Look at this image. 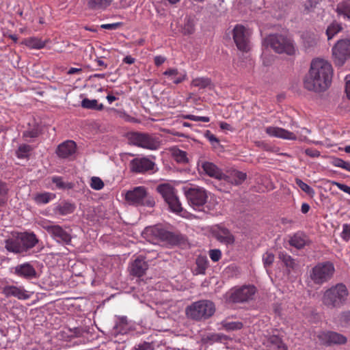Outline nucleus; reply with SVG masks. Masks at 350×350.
I'll list each match as a JSON object with an SVG mask.
<instances>
[{"label": "nucleus", "instance_id": "nucleus-42", "mask_svg": "<svg viewBox=\"0 0 350 350\" xmlns=\"http://www.w3.org/2000/svg\"><path fill=\"white\" fill-rule=\"evenodd\" d=\"M31 148L29 145L23 144L20 146L16 151V155L20 159L27 157Z\"/></svg>", "mask_w": 350, "mask_h": 350}, {"label": "nucleus", "instance_id": "nucleus-11", "mask_svg": "<svg viewBox=\"0 0 350 350\" xmlns=\"http://www.w3.org/2000/svg\"><path fill=\"white\" fill-rule=\"evenodd\" d=\"M256 292L253 285H244L235 287L228 293V300L233 303H243L252 299Z\"/></svg>", "mask_w": 350, "mask_h": 350}, {"label": "nucleus", "instance_id": "nucleus-60", "mask_svg": "<svg viewBox=\"0 0 350 350\" xmlns=\"http://www.w3.org/2000/svg\"><path fill=\"white\" fill-rule=\"evenodd\" d=\"M166 60V58L161 55L155 56L154 58V62L157 66H159L163 64Z\"/></svg>", "mask_w": 350, "mask_h": 350}, {"label": "nucleus", "instance_id": "nucleus-13", "mask_svg": "<svg viewBox=\"0 0 350 350\" xmlns=\"http://www.w3.org/2000/svg\"><path fill=\"white\" fill-rule=\"evenodd\" d=\"M142 235L148 241L152 243L159 241L170 242L172 241L174 237L172 233L164 230L159 226L146 227L144 230Z\"/></svg>", "mask_w": 350, "mask_h": 350}, {"label": "nucleus", "instance_id": "nucleus-28", "mask_svg": "<svg viewBox=\"0 0 350 350\" xmlns=\"http://www.w3.org/2000/svg\"><path fill=\"white\" fill-rule=\"evenodd\" d=\"M308 243L307 236L302 232L295 234L289 240V243L297 249L303 248Z\"/></svg>", "mask_w": 350, "mask_h": 350}, {"label": "nucleus", "instance_id": "nucleus-1", "mask_svg": "<svg viewBox=\"0 0 350 350\" xmlns=\"http://www.w3.org/2000/svg\"><path fill=\"white\" fill-rule=\"evenodd\" d=\"M332 73V65L327 60L321 58L313 59L304 79L305 88L315 92L325 91L331 85Z\"/></svg>", "mask_w": 350, "mask_h": 350}, {"label": "nucleus", "instance_id": "nucleus-24", "mask_svg": "<svg viewBox=\"0 0 350 350\" xmlns=\"http://www.w3.org/2000/svg\"><path fill=\"white\" fill-rule=\"evenodd\" d=\"M76 150L77 145L75 142L72 140H67L58 146L56 153L59 157L66 159L74 154Z\"/></svg>", "mask_w": 350, "mask_h": 350}, {"label": "nucleus", "instance_id": "nucleus-35", "mask_svg": "<svg viewBox=\"0 0 350 350\" xmlns=\"http://www.w3.org/2000/svg\"><path fill=\"white\" fill-rule=\"evenodd\" d=\"M81 107L85 109L100 111L103 109V104H98L97 100L84 98L81 101Z\"/></svg>", "mask_w": 350, "mask_h": 350}, {"label": "nucleus", "instance_id": "nucleus-40", "mask_svg": "<svg viewBox=\"0 0 350 350\" xmlns=\"http://www.w3.org/2000/svg\"><path fill=\"white\" fill-rule=\"evenodd\" d=\"M342 29V27L340 24L336 23H333L330 24L327 30L326 34L327 36V39H332L336 33H338Z\"/></svg>", "mask_w": 350, "mask_h": 350}, {"label": "nucleus", "instance_id": "nucleus-64", "mask_svg": "<svg viewBox=\"0 0 350 350\" xmlns=\"http://www.w3.org/2000/svg\"><path fill=\"white\" fill-rule=\"evenodd\" d=\"M219 126L222 130H231L232 127L231 126L224 122H221L219 123Z\"/></svg>", "mask_w": 350, "mask_h": 350}, {"label": "nucleus", "instance_id": "nucleus-14", "mask_svg": "<svg viewBox=\"0 0 350 350\" xmlns=\"http://www.w3.org/2000/svg\"><path fill=\"white\" fill-rule=\"evenodd\" d=\"M130 140L131 143L138 147L149 150H157L160 146L158 138L146 133H134L131 134Z\"/></svg>", "mask_w": 350, "mask_h": 350}, {"label": "nucleus", "instance_id": "nucleus-7", "mask_svg": "<svg viewBox=\"0 0 350 350\" xmlns=\"http://www.w3.org/2000/svg\"><path fill=\"white\" fill-rule=\"evenodd\" d=\"M335 272L334 264L330 261L318 262L310 271L309 276L311 281L318 285H322L329 281Z\"/></svg>", "mask_w": 350, "mask_h": 350}, {"label": "nucleus", "instance_id": "nucleus-31", "mask_svg": "<svg viewBox=\"0 0 350 350\" xmlns=\"http://www.w3.org/2000/svg\"><path fill=\"white\" fill-rule=\"evenodd\" d=\"M196 269L195 270L196 274H204L208 267V260L206 256H199L196 260Z\"/></svg>", "mask_w": 350, "mask_h": 350}, {"label": "nucleus", "instance_id": "nucleus-58", "mask_svg": "<svg viewBox=\"0 0 350 350\" xmlns=\"http://www.w3.org/2000/svg\"><path fill=\"white\" fill-rule=\"evenodd\" d=\"M319 2V0H306L304 6L306 10H309L310 8H314Z\"/></svg>", "mask_w": 350, "mask_h": 350}, {"label": "nucleus", "instance_id": "nucleus-52", "mask_svg": "<svg viewBox=\"0 0 350 350\" xmlns=\"http://www.w3.org/2000/svg\"><path fill=\"white\" fill-rule=\"evenodd\" d=\"M38 135V131L36 129H32L31 130L25 131L23 133V137H31L34 138Z\"/></svg>", "mask_w": 350, "mask_h": 350}, {"label": "nucleus", "instance_id": "nucleus-23", "mask_svg": "<svg viewBox=\"0 0 350 350\" xmlns=\"http://www.w3.org/2000/svg\"><path fill=\"white\" fill-rule=\"evenodd\" d=\"M148 269V263L142 257H137L133 261L129 267L131 275L135 277H142Z\"/></svg>", "mask_w": 350, "mask_h": 350}, {"label": "nucleus", "instance_id": "nucleus-57", "mask_svg": "<svg viewBox=\"0 0 350 350\" xmlns=\"http://www.w3.org/2000/svg\"><path fill=\"white\" fill-rule=\"evenodd\" d=\"M120 26V23H109V24H103L100 26L102 29H116Z\"/></svg>", "mask_w": 350, "mask_h": 350}, {"label": "nucleus", "instance_id": "nucleus-54", "mask_svg": "<svg viewBox=\"0 0 350 350\" xmlns=\"http://www.w3.org/2000/svg\"><path fill=\"white\" fill-rule=\"evenodd\" d=\"M132 350H151V346L150 343L145 342L135 346Z\"/></svg>", "mask_w": 350, "mask_h": 350}, {"label": "nucleus", "instance_id": "nucleus-48", "mask_svg": "<svg viewBox=\"0 0 350 350\" xmlns=\"http://www.w3.org/2000/svg\"><path fill=\"white\" fill-rule=\"evenodd\" d=\"M340 236L344 241H349L350 239V224H344L342 225V231Z\"/></svg>", "mask_w": 350, "mask_h": 350}, {"label": "nucleus", "instance_id": "nucleus-16", "mask_svg": "<svg viewBox=\"0 0 350 350\" xmlns=\"http://www.w3.org/2000/svg\"><path fill=\"white\" fill-rule=\"evenodd\" d=\"M10 272L13 275L30 280L38 278L37 271L33 265L29 262H25L18 264L10 269Z\"/></svg>", "mask_w": 350, "mask_h": 350}, {"label": "nucleus", "instance_id": "nucleus-3", "mask_svg": "<svg viewBox=\"0 0 350 350\" xmlns=\"http://www.w3.org/2000/svg\"><path fill=\"white\" fill-rule=\"evenodd\" d=\"M348 296L347 286L338 283L325 290L321 300L323 304L329 309L340 308L346 304Z\"/></svg>", "mask_w": 350, "mask_h": 350}, {"label": "nucleus", "instance_id": "nucleus-39", "mask_svg": "<svg viewBox=\"0 0 350 350\" xmlns=\"http://www.w3.org/2000/svg\"><path fill=\"white\" fill-rule=\"evenodd\" d=\"M52 182L55 184L56 188L59 189H66L72 188V184L70 183H65L63 180V178L61 176H53Z\"/></svg>", "mask_w": 350, "mask_h": 350}, {"label": "nucleus", "instance_id": "nucleus-27", "mask_svg": "<svg viewBox=\"0 0 350 350\" xmlns=\"http://www.w3.org/2000/svg\"><path fill=\"white\" fill-rule=\"evenodd\" d=\"M163 75L170 77L176 84L180 83L187 79L186 72H180L176 68L167 69Z\"/></svg>", "mask_w": 350, "mask_h": 350}, {"label": "nucleus", "instance_id": "nucleus-44", "mask_svg": "<svg viewBox=\"0 0 350 350\" xmlns=\"http://www.w3.org/2000/svg\"><path fill=\"white\" fill-rule=\"evenodd\" d=\"M90 187L95 190H100L103 188L104 183L99 177L93 176L91 178Z\"/></svg>", "mask_w": 350, "mask_h": 350}, {"label": "nucleus", "instance_id": "nucleus-9", "mask_svg": "<svg viewBox=\"0 0 350 350\" xmlns=\"http://www.w3.org/2000/svg\"><path fill=\"white\" fill-rule=\"evenodd\" d=\"M157 190L161 193L172 212L180 213L183 211L181 204L176 196L173 187L168 184H163L159 185Z\"/></svg>", "mask_w": 350, "mask_h": 350}, {"label": "nucleus", "instance_id": "nucleus-55", "mask_svg": "<svg viewBox=\"0 0 350 350\" xmlns=\"http://www.w3.org/2000/svg\"><path fill=\"white\" fill-rule=\"evenodd\" d=\"M205 137L209 140V142L212 144H219L218 139L213 134L211 131H206L205 133Z\"/></svg>", "mask_w": 350, "mask_h": 350}, {"label": "nucleus", "instance_id": "nucleus-8", "mask_svg": "<svg viewBox=\"0 0 350 350\" xmlns=\"http://www.w3.org/2000/svg\"><path fill=\"white\" fill-rule=\"evenodd\" d=\"M183 190L188 204L195 210H200L207 201V192L202 187H185Z\"/></svg>", "mask_w": 350, "mask_h": 350}, {"label": "nucleus", "instance_id": "nucleus-2", "mask_svg": "<svg viewBox=\"0 0 350 350\" xmlns=\"http://www.w3.org/2000/svg\"><path fill=\"white\" fill-rule=\"evenodd\" d=\"M38 242L33 233L20 232L5 241V248L9 252L24 255Z\"/></svg>", "mask_w": 350, "mask_h": 350}, {"label": "nucleus", "instance_id": "nucleus-36", "mask_svg": "<svg viewBox=\"0 0 350 350\" xmlns=\"http://www.w3.org/2000/svg\"><path fill=\"white\" fill-rule=\"evenodd\" d=\"M280 260H281L284 265L288 269V270L294 269L297 264L295 260L288 254L285 252H280L278 254Z\"/></svg>", "mask_w": 350, "mask_h": 350}, {"label": "nucleus", "instance_id": "nucleus-32", "mask_svg": "<svg viewBox=\"0 0 350 350\" xmlns=\"http://www.w3.org/2000/svg\"><path fill=\"white\" fill-rule=\"evenodd\" d=\"M191 85L199 89H204L211 88L212 86V82L211 79L208 77H197L191 81Z\"/></svg>", "mask_w": 350, "mask_h": 350}, {"label": "nucleus", "instance_id": "nucleus-43", "mask_svg": "<svg viewBox=\"0 0 350 350\" xmlns=\"http://www.w3.org/2000/svg\"><path fill=\"white\" fill-rule=\"evenodd\" d=\"M332 163L334 166L341 167L350 172V162L345 161L340 158H334Z\"/></svg>", "mask_w": 350, "mask_h": 350}, {"label": "nucleus", "instance_id": "nucleus-47", "mask_svg": "<svg viewBox=\"0 0 350 350\" xmlns=\"http://www.w3.org/2000/svg\"><path fill=\"white\" fill-rule=\"evenodd\" d=\"M183 118L184 119H187V120H193V121H196V122L201 121V122H208L210 121V118L208 117L197 116H194V115H191V114L183 115Z\"/></svg>", "mask_w": 350, "mask_h": 350}, {"label": "nucleus", "instance_id": "nucleus-20", "mask_svg": "<svg viewBox=\"0 0 350 350\" xmlns=\"http://www.w3.org/2000/svg\"><path fill=\"white\" fill-rule=\"evenodd\" d=\"M198 167H200L202 172L210 177L223 180L225 178V174L222 173L221 170L217 167L213 163L208 161H201L198 164Z\"/></svg>", "mask_w": 350, "mask_h": 350}, {"label": "nucleus", "instance_id": "nucleus-61", "mask_svg": "<svg viewBox=\"0 0 350 350\" xmlns=\"http://www.w3.org/2000/svg\"><path fill=\"white\" fill-rule=\"evenodd\" d=\"M135 61V58L132 57L131 55H127L123 59V62L127 64H132Z\"/></svg>", "mask_w": 350, "mask_h": 350}, {"label": "nucleus", "instance_id": "nucleus-22", "mask_svg": "<svg viewBox=\"0 0 350 350\" xmlns=\"http://www.w3.org/2000/svg\"><path fill=\"white\" fill-rule=\"evenodd\" d=\"M265 132L271 137H278L283 139L296 140L297 139L295 133L280 127L268 126L266 128Z\"/></svg>", "mask_w": 350, "mask_h": 350}, {"label": "nucleus", "instance_id": "nucleus-37", "mask_svg": "<svg viewBox=\"0 0 350 350\" xmlns=\"http://www.w3.org/2000/svg\"><path fill=\"white\" fill-rule=\"evenodd\" d=\"M25 44L35 49H40L45 46V42L38 38H29L25 40Z\"/></svg>", "mask_w": 350, "mask_h": 350}, {"label": "nucleus", "instance_id": "nucleus-17", "mask_svg": "<svg viewBox=\"0 0 350 350\" xmlns=\"http://www.w3.org/2000/svg\"><path fill=\"white\" fill-rule=\"evenodd\" d=\"M154 162L146 157H137L130 162L131 171L135 173L144 174L154 170Z\"/></svg>", "mask_w": 350, "mask_h": 350}, {"label": "nucleus", "instance_id": "nucleus-5", "mask_svg": "<svg viewBox=\"0 0 350 350\" xmlns=\"http://www.w3.org/2000/svg\"><path fill=\"white\" fill-rule=\"evenodd\" d=\"M125 200L131 205L153 207L155 201L144 186L135 187L125 193Z\"/></svg>", "mask_w": 350, "mask_h": 350}, {"label": "nucleus", "instance_id": "nucleus-46", "mask_svg": "<svg viewBox=\"0 0 350 350\" xmlns=\"http://www.w3.org/2000/svg\"><path fill=\"white\" fill-rule=\"evenodd\" d=\"M296 184L297 186L304 192H306L308 194H312L314 193V190L312 187H310L308 184L303 182L300 179H296Z\"/></svg>", "mask_w": 350, "mask_h": 350}, {"label": "nucleus", "instance_id": "nucleus-49", "mask_svg": "<svg viewBox=\"0 0 350 350\" xmlns=\"http://www.w3.org/2000/svg\"><path fill=\"white\" fill-rule=\"evenodd\" d=\"M8 190L6 185L0 180V206L5 202V196Z\"/></svg>", "mask_w": 350, "mask_h": 350}, {"label": "nucleus", "instance_id": "nucleus-18", "mask_svg": "<svg viewBox=\"0 0 350 350\" xmlns=\"http://www.w3.org/2000/svg\"><path fill=\"white\" fill-rule=\"evenodd\" d=\"M317 338L324 345H343L347 341V338L341 334L335 332H321L318 334Z\"/></svg>", "mask_w": 350, "mask_h": 350}, {"label": "nucleus", "instance_id": "nucleus-56", "mask_svg": "<svg viewBox=\"0 0 350 350\" xmlns=\"http://www.w3.org/2000/svg\"><path fill=\"white\" fill-rule=\"evenodd\" d=\"M70 332H71V336L72 337H80L83 335V331L80 327H74L73 329H70Z\"/></svg>", "mask_w": 350, "mask_h": 350}, {"label": "nucleus", "instance_id": "nucleus-30", "mask_svg": "<svg viewBox=\"0 0 350 350\" xmlns=\"http://www.w3.org/2000/svg\"><path fill=\"white\" fill-rule=\"evenodd\" d=\"M111 1L112 0H89L88 6L91 10H105Z\"/></svg>", "mask_w": 350, "mask_h": 350}, {"label": "nucleus", "instance_id": "nucleus-38", "mask_svg": "<svg viewBox=\"0 0 350 350\" xmlns=\"http://www.w3.org/2000/svg\"><path fill=\"white\" fill-rule=\"evenodd\" d=\"M195 25L196 24L193 19L191 18H187L182 29L183 33L185 35L193 33L195 31Z\"/></svg>", "mask_w": 350, "mask_h": 350}, {"label": "nucleus", "instance_id": "nucleus-41", "mask_svg": "<svg viewBox=\"0 0 350 350\" xmlns=\"http://www.w3.org/2000/svg\"><path fill=\"white\" fill-rule=\"evenodd\" d=\"M221 325L227 331L238 330L243 327V323L239 321H222Z\"/></svg>", "mask_w": 350, "mask_h": 350}, {"label": "nucleus", "instance_id": "nucleus-29", "mask_svg": "<svg viewBox=\"0 0 350 350\" xmlns=\"http://www.w3.org/2000/svg\"><path fill=\"white\" fill-rule=\"evenodd\" d=\"M75 206L70 202H64L55 208V212L61 215H66L74 212Z\"/></svg>", "mask_w": 350, "mask_h": 350}, {"label": "nucleus", "instance_id": "nucleus-12", "mask_svg": "<svg viewBox=\"0 0 350 350\" xmlns=\"http://www.w3.org/2000/svg\"><path fill=\"white\" fill-rule=\"evenodd\" d=\"M332 54L335 64L342 66L350 58V39L338 40L332 49Z\"/></svg>", "mask_w": 350, "mask_h": 350}, {"label": "nucleus", "instance_id": "nucleus-33", "mask_svg": "<svg viewBox=\"0 0 350 350\" xmlns=\"http://www.w3.org/2000/svg\"><path fill=\"white\" fill-rule=\"evenodd\" d=\"M172 155L174 160L179 163H186L188 162L187 154L185 151L177 148H172Z\"/></svg>", "mask_w": 350, "mask_h": 350}, {"label": "nucleus", "instance_id": "nucleus-45", "mask_svg": "<svg viewBox=\"0 0 350 350\" xmlns=\"http://www.w3.org/2000/svg\"><path fill=\"white\" fill-rule=\"evenodd\" d=\"M275 256L273 253L267 252L262 256V261L265 267L271 265L274 261Z\"/></svg>", "mask_w": 350, "mask_h": 350}, {"label": "nucleus", "instance_id": "nucleus-19", "mask_svg": "<svg viewBox=\"0 0 350 350\" xmlns=\"http://www.w3.org/2000/svg\"><path fill=\"white\" fill-rule=\"evenodd\" d=\"M2 293L6 297H14L21 300H26L30 297V295L23 286L14 285L5 286L2 289Z\"/></svg>", "mask_w": 350, "mask_h": 350}, {"label": "nucleus", "instance_id": "nucleus-59", "mask_svg": "<svg viewBox=\"0 0 350 350\" xmlns=\"http://www.w3.org/2000/svg\"><path fill=\"white\" fill-rule=\"evenodd\" d=\"M317 44V40L315 38H309L304 40V46L306 49H310Z\"/></svg>", "mask_w": 350, "mask_h": 350}, {"label": "nucleus", "instance_id": "nucleus-50", "mask_svg": "<svg viewBox=\"0 0 350 350\" xmlns=\"http://www.w3.org/2000/svg\"><path fill=\"white\" fill-rule=\"evenodd\" d=\"M329 183L333 185H336L341 191L350 195V187L349 186L345 185V184H342L340 183H338V182H336L334 180H331V181H329Z\"/></svg>", "mask_w": 350, "mask_h": 350}, {"label": "nucleus", "instance_id": "nucleus-21", "mask_svg": "<svg viewBox=\"0 0 350 350\" xmlns=\"http://www.w3.org/2000/svg\"><path fill=\"white\" fill-rule=\"evenodd\" d=\"M214 237L227 246L234 244L235 239L231 232L224 227H217L213 231Z\"/></svg>", "mask_w": 350, "mask_h": 350}, {"label": "nucleus", "instance_id": "nucleus-4", "mask_svg": "<svg viewBox=\"0 0 350 350\" xmlns=\"http://www.w3.org/2000/svg\"><path fill=\"white\" fill-rule=\"evenodd\" d=\"M215 312V306L210 300L202 299L188 306L185 313L189 319L196 321H205L211 317Z\"/></svg>", "mask_w": 350, "mask_h": 350}, {"label": "nucleus", "instance_id": "nucleus-25", "mask_svg": "<svg viewBox=\"0 0 350 350\" xmlns=\"http://www.w3.org/2000/svg\"><path fill=\"white\" fill-rule=\"evenodd\" d=\"M335 11L340 18L350 21V0H342L336 7Z\"/></svg>", "mask_w": 350, "mask_h": 350}, {"label": "nucleus", "instance_id": "nucleus-53", "mask_svg": "<svg viewBox=\"0 0 350 350\" xmlns=\"http://www.w3.org/2000/svg\"><path fill=\"white\" fill-rule=\"evenodd\" d=\"M305 153L310 157H319L320 156V152L314 148H307L305 150Z\"/></svg>", "mask_w": 350, "mask_h": 350}, {"label": "nucleus", "instance_id": "nucleus-6", "mask_svg": "<svg viewBox=\"0 0 350 350\" xmlns=\"http://www.w3.org/2000/svg\"><path fill=\"white\" fill-rule=\"evenodd\" d=\"M265 42L275 53H286L289 55L295 53L293 41L286 36L278 33L271 34L265 38Z\"/></svg>", "mask_w": 350, "mask_h": 350}, {"label": "nucleus", "instance_id": "nucleus-26", "mask_svg": "<svg viewBox=\"0 0 350 350\" xmlns=\"http://www.w3.org/2000/svg\"><path fill=\"white\" fill-rule=\"evenodd\" d=\"M225 178L223 180L227 182L231 183L233 185H241L246 178V174L237 170L232 171L229 175H225Z\"/></svg>", "mask_w": 350, "mask_h": 350}, {"label": "nucleus", "instance_id": "nucleus-10", "mask_svg": "<svg viewBox=\"0 0 350 350\" xmlns=\"http://www.w3.org/2000/svg\"><path fill=\"white\" fill-rule=\"evenodd\" d=\"M42 226L57 243L62 245H70L71 243L72 237L70 233L62 226L53 224L51 221L43 222Z\"/></svg>", "mask_w": 350, "mask_h": 350}, {"label": "nucleus", "instance_id": "nucleus-15", "mask_svg": "<svg viewBox=\"0 0 350 350\" xmlns=\"http://www.w3.org/2000/svg\"><path fill=\"white\" fill-rule=\"evenodd\" d=\"M250 34V31L241 25H237L234 27L233 39L239 50L249 51Z\"/></svg>", "mask_w": 350, "mask_h": 350}, {"label": "nucleus", "instance_id": "nucleus-34", "mask_svg": "<svg viewBox=\"0 0 350 350\" xmlns=\"http://www.w3.org/2000/svg\"><path fill=\"white\" fill-rule=\"evenodd\" d=\"M54 198V194L49 192H44L36 194L33 200L37 204H44L49 203Z\"/></svg>", "mask_w": 350, "mask_h": 350}, {"label": "nucleus", "instance_id": "nucleus-62", "mask_svg": "<svg viewBox=\"0 0 350 350\" xmlns=\"http://www.w3.org/2000/svg\"><path fill=\"white\" fill-rule=\"evenodd\" d=\"M345 92H346L347 98L350 100V80L346 81Z\"/></svg>", "mask_w": 350, "mask_h": 350}, {"label": "nucleus", "instance_id": "nucleus-63", "mask_svg": "<svg viewBox=\"0 0 350 350\" xmlns=\"http://www.w3.org/2000/svg\"><path fill=\"white\" fill-rule=\"evenodd\" d=\"M310 205L307 203H303L301 207V211L302 213L306 214L310 210Z\"/></svg>", "mask_w": 350, "mask_h": 350}, {"label": "nucleus", "instance_id": "nucleus-51", "mask_svg": "<svg viewBox=\"0 0 350 350\" xmlns=\"http://www.w3.org/2000/svg\"><path fill=\"white\" fill-rule=\"evenodd\" d=\"M209 256L213 262H217L221 256V252L219 250H211L209 251Z\"/></svg>", "mask_w": 350, "mask_h": 350}]
</instances>
